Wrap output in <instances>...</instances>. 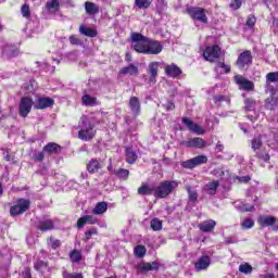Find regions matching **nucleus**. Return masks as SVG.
Returning a JSON list of instances; mask_svg holds the SVG:
<instances>
[{"label": "nucleus", "mask_w": 278, "mask_h": 278, "mask_svg": "<svg viewBox=\"0 0 278 278\" xmlns=\"http://www.w3.org/2000/svg\"><path fill=\"white\" fill-rule=\"evenodd\" d=\"M130 38L132 40V49L143 55H160V52L164 49L162 42L153 40L140 33H132Z\"/></svg>", "instance_id": "nucleus-1"}, {"label": "nucleus", "mask_w": 278, "mask_h": 278, "mask_svg": "<svg viewBox=\"0 0 278 278\" xmlns=\"http://www.w3.org/2000/svg\"><path fill=\"white\" fill-rule=\"evenodd\" d=\"M78 138L84 142H90L97 136V129H94V124L88 119V117L83 116L78 123Z\"/></svg>", "instance_id": "nucleus-2"}, {"label": "nucleus", "mask_w": 278, "mask_h": 278, "mask_svg": "<svg viewBox=\"0 0 278 278\" xmlns=\"http://www.w3.org/2000/svg\"><path fill=\"white\" fill-rule=\"evenodd\" d=\"M179 182H177V180L161 181L157 187H154V197H156V199H166V197L177 190Z\"/></svg>", "instance_id": "nucleus-3"}, {"label": "nucleus", "mask_w": 278, "mask_h": 278, "mask_svg": "<svg viewBox=\"0 0 278 278\" xmlns=\"http://www.w3.org/2000/svg\"><path fill=\"white\" fill-rule=\"evenodd\" d=\"M31 205V202L27 199L20 198L15 202L13 206L10 208L11 216H21V214H25L27 210H29V206Z\"/></svg>", "instance_id": "nucleus-4"}, {"label": "nucleus", "mask_w": 278, "mask_h": 278, "mask_svg": "<svg viewBox=\"0 0 278 278\" xmlns=\"http://www.w3.org/2000/svg\"><path fill=\"white\" fill-rule=\"evenodd\" d=\"M187 14L193 20L199 21V23L207 24V14H205V9L199 7L187 8Z\"/></svg>", "instance_id": "nucleus-5"}, {"label": "nucleus", "mask_w": 278, "mask_h": 278, "mask_svg": "<svg viewBox=\"0 0 278 278\" xmlns=\"http://www.w3.org/2000/svg\"><path fill=\"white\" fill-rule=\"evenodd\" d=\"M202 164H207V157L203 154L181 162L180 166H182V168L192 170V168H197V166H201Z\"/></svg>", "instance_id": "nucleus-6"}, {"label": "nucleus", "mask_w": 278, "mask_h": 278, "mask_svg": "<svg viewBox=\"0 0 278 278\" xmlns=\"http://www.w3.org/2000/svg\"><path fill=\"white\" fill-rule=\"evenodd\" d=\"M35 105L34 100L29 97H24L20 101V116L23 118H27L29 112H31V108Z\"/></svg>", "instance_id": "nucleus-7"}, {"label": "nucleus", "mask_w": 278, "mask_h": 278, "mask_svg": "<svg viewBox=\"0 0 278 278\" xmlns=\"http://www.w3.org/2000/svg\"><path fill=\"white\" fill-rule=\"evenodd\" d=\"M135 268L137 270V275H142L144 273H149L150 270H160V263L157 261L151 263L141 262L138 263Z\"/></svg>", "instance_id": "nucleus-8"}, {"label": "nucleus", "mask_w": 278, "mask_h": 278, "mask_svg": "<svg viewBox=\"0 0 278 278\" xmlns=\"http://www.w3.org/2000/svg\"><path fill=\"white\" fill-rule=\"evenodd\" d=\"M257 223L263 228H265V227H273L274 231H278V226H276L277 217H275L273 215H261L257 218Z\"/></svg>", "instance_id": "nucleus-9"}, {"label": "nucleus", "mask_w": 278, "mask_h": 278, "mask_svg": "<svg viewBox=\"0 0 278 278\" xmlns=\"http://www.w3.org/2000/svg\"><path fill=\"white\" fill-rule=\"evenodd\" d=\"M203 58L206 59L207 62H216V60L220 58V47H207L203 52Z\"/></svg>", "instance_id": "nucleus-10"}, {"label": "nucleus", "mask_w": 278, "mask_h": 278, "mask_svg": "<svg viewBox=\"0 0 278 278\" xmlns=\"http://www.w3.org/2000/svg\"><path fill=\"white\" fill-rule=\"evenodd\" d=\"M181 144L182 147H188L191 149H205V147L208 146L207 142L201 137L188 139L187 141H182Z\"/></svg>", "instance_id": "nucleus-11"}, {"label": "nucleus", "mask_w": 278, "mask_h": 278, "mask_svg": "<svg viewBox=\"0 0 278 278\" xmlns=\"http://www.w3.org/2000/svg\"><path fill=\"white\" fill-rule=\"evenodd\" d=\"M55 100L49 97H40L35 101L34 108L36 110H47V108H53Z\"/></svg>", "instance_id": "nucleus-12"}, {"label": "nucleus", "mask_w": 278, "mask_h": 278, "mask_svg": "<svg viewBox=\"0 0 278 278\" xmlns=\"http://www.w3.org/2000/svg\"><path fill=\"white\" fill-rule=\"evenodd\" d=\"M250 64H253V55H251V51L245 50L238 56L237 66L244 68V66H250Z\"/></svg>", "instance_id": "nucleus-13"}, {"label": "nucleus", "mask_w": 278, "mask_h": 278, "mask_svg": "<svg viewBox=\"0 0 278 278\" xmlns=\"http://www.w3.org/2000/svg\"><path fill=\"white\" fill-rule=\"evenodd\" d=\"M182 125H186L189 131H192V134H197L198 136H203V134H205V130H203L200 125L193 123L190 117H182Z\"/></svg>", "instance_id": "nucleus-14"}, {"label": "nucleus", "mask_w": 278, "mask_h": 278, "mask_svg": "<svg viewBox=\"0 0 278 278\" xmlns=\"http://www.w3.org/2000/svg\"><path fill=\"white\" fill-rule=\"evenodd\" d=\"M55 223H58V219H40L37 224V229H39V231H53V229H55Z\"/></svg>", "instance_id": "nucleus-15"}, {"label": "nucleus", "mask_w": 278, "mask_h": 278, "mask_svg": "<svg viewBox=\"0 0 278 278\" xmlns=\"http://www.w3.org/2000/svg\"><path fill=\"white\" fill-rule=\"evenodd\" d=\"M159 71H160V62L153 61L148 64V73L150 75V78H149L150 84H156Z\"/></svg>", "instance_id": "nucleus-16"}, {"label": "nucleus", "mask_w": 278, "mask_h": 278, "mask_svg": "<svg viewBox=\"0 0 278 278\" xmlns=\"http://www.w3.org/2000/svg\"><path fill=\"white\" fill-rule=\"evenodd\" d=\"M265 79H266V84H265L266 90L268 92H270V94H275V88H273V86H270V84H277V81H278V71L267 73L266 76H265Z\"/></svg>", "instance_id": "nucleus-17"}, {"label": "nucleus", "mask_w": 278, "mask_h": 278, "mask_svg": "<svg viewBox=\"0 0 278 278\" xmlns=\"http://www.w3.org/2000/svg\"><path fill=\"white\" fill-rule=\"evenodd\" d=\"M87 170L91 174L94 175L101 168H103V164L101 163V159H90L89 162L86 165Z\"/></svg>", "instance_id": "nucleus-18"}, {"label": "nucleus", "mask_w": 278, "mask_h": 278, "mask_svg": "<svg viewBox=\"0 0 278 278\" xmlns=\"http://www.w3.org/2000/svg\"><path fill=\"white\" fill-rule=\"evenodd\" d=\"M98 222L99 220L97 219V217L92 215H84L83 217L78 218L77 227L78 229H84L86 225H97Z\"/></svg>", "instance_id": "nucleus-19"}, {"label": "nucleus", "mask_w": 278, "mask_h": 278, "mask_svg": "<svg viewBox=\"0 0 278 278\" xmlns=\"http://www.w3.org/2000/svg\"><path fill=\"white\" fill-rule=\"evenodd\" d=\"M181 73H182L181 70L175 63H172V64L165 66V74L167 75V77L177 79V78H179Z\"/></svg>", "instance_id": "nucleus-20"}, {"label": "nucleus", "mask_w": 278, "mask_h": 278, "mask_svg": "<svg viewBox=\"0 0 278 278\" xmlns=\"http://www.w3.org/2000/svg\"><path fill=\"white\" fill-rule=\"evenodd\" d=\"M43 152L48 155H58L62 153V147L55 142H49L43 147Z\"/></svg>", "instance_id": "nucleus-21"}, {"label": "nucleus", "mask_w": 278, "mask_h": 278, "mask_svg": "<svg viewBox=\"0 0 278 278\" xmlns=\"http://www.w3.org/2000/svg\"><path fill=\"white\" fill-rule=\"evenodd\" d=\"M220 186V181L218 180H212L207 182L204 187L203 190L206 194H210L211 197H214L216 194L218 187Z\"/></svg>", "instance_id": "nucleus-22"}, {"label": "nucleus", "mask_w": 278, "mask_h": 278, "mask_svg": "<svg viewBox=\"0 0 278 278\" xmlns=\"http://www.w3.org/2000/svg\"><path fill=\"white\" fill-rule=\"evenodd\" d=\"M235 81H236V84L241 86V88L243 90H253V88H254L253 81H251L240 75L235 76Z\"/></svg>", "instance_id": "nucleus-23"}, {"label": "nucleus", "mask_w": 278, "mask_h": 278, "mask_svg": "<svg viewBox=\"0 0 278 278\" xmlns=\"http://www.w3.org/2000/svg\"><path fill=\"white\" fill-rule=\"evenodd\" d=\"M210 264H212L210 256L203 255L198 260L194 266L198 270H207V268H210Z\"/></svg>", "instance_id": "nucleus-24"}, {"label": "nucleus", "mask_w": 278, "mask_h": 278, "mask_svg": "<svg viewBox=\"0 0 278 278\" xmlns=\"http://www.w3.org/2000/svg\"><path fill=\"white\" fill-rule=\"evenodd\" d=\"M2 55L7 60H11V58H16V55H18V49L14 46L7 45L2 50Z\"/></svg>", "instance_id": "nucleus-25"}, {"label": "nucleus", "mask_w": 278, "mask_h": 278, "mask_svg": "<svg viewBox=\"0 0 278 278\" xmlns=\"http://www.w3.org/2000/svg\"><path fill=\"white\" fill-rule=\"evenodd\" d=\"M215 227L216 220L214 219H207L199 225L200 231H203L204 233H210L211 231H214Z\"/></svg>", "instance_id": "nucleus-26"}, {"label": "nucleus", "mask_w": 278, "mask_h": 278, "mask_svg": "<svg viewBox=\"0 0 278 278\" xmlns=\"http://www.w3.org/2000/svg\"><path fill=\"white\" fill-rule=\"evenodd\" d=\"M128 105L135 116H138V114H140V99H138V97H131Z\"/></svg>", "instance_id": "nucleus-27"}, {"label": "nucleus", "mask_w": 278, "mask_h": 278, "mask_svg": "<svg viewBox=\"0 0 278 278\" xmlns=\"http://www.w3.org/2000/svg\"><path fill=\"white\" fill-rule=\"evenodd\" d=\"M155 193V185H142L138 188V194L147 197Z\"/></svg>", "instance_id": "nucleus-28"}, {"label": "nucleus", "mask_w": 278, "mask_h": 278, "mask_svg": "<svg viewBox=\"0 0 278 278\" xmlns=\"http://www.w3.org/2000/svg\"><path fill=\"white\" fill-rule=\"evenodd\" d=\"M79 34H81L83 36H87L88 38H97L99 33L97 31V29L80 25Z\"/></svg>", "instance_id": "nucleus-29"}, {"label": "nucleus", "mask_w": 278, "mask_h": 278, "mask_svg": "<svg viewBox=\"0 0 278 278\" xmlns=\"http://www.w3.org/2000/svg\"><path fill=\"white\" fill-rule=\"evenodd\" d=\"M86 14L89 16H94V14H99V7L90 1L85 2Z\"/></svg>", "instance_id": "nucleus-30"}, {"label": "nucleus", "mask_w": 278, "mask_h": 278, "mask_svg": "<svg viewBox=\"0 0 278 278\" xmlns=\"http://www.w3.org/2000/svg\"><path fill=\"white\" fill-rule=\"evenodd\" d=\"M81 101L83 105H87L88 108H94V105H97V97L90 94L83 96Z\"/></svg>", "instance_id": "nucleus-31"}, {"label": "nucleus", "mask_w": 278, "mask_h": 278, "mask_svg": "<svg viewBox=\"0 0 278 278\" xmlns=\"http://www.w3.org/2000/svg\"><path fill=\"white\" fill-rule=\"evenodd\" d=\"M121 75H138V66L134 65V64H129L126 67H123L119 71Z\"/></svg>", "instance_id": "nucleus-32"}, {"label": "nucleus", "mask_w": 278, "mask_h": 278, "mask_svg": "<svg viewBox=\"0 0 278 278\" xmlns=\"http://www.w3.org/2000/svg\"><path fill=\"white\" fill-rule=\"evenodd\" d=\"M108 212V203L106 202H100L98 203L94 208L92 210V214L96 216H99L101 214H105Z\"/></svg>", "instance_id": "nucleus-33"}, {"label": "nucleus", "mask_w": 278, "mask_h": 278, "mask_svg": "<svg viewBox=\"0 0 278 278\" xmlns=\"http://www.w3.org/2000/svg\"><path fill=\"white\" fill-rule=\"evenodd\" d=\"M136 160H138V154L131 148H126V162L128 164H135Z\"/></svg>", "instance_id": "nucleus-34"}, {"label": "nucleus", "mask_w": 278, "mask_h": 278, "mask_svg": "<svg viewBox=\"0 0 278 278\" xmlns=\"http://www.w3.org/2000/svg\"><path fill=\"white\" fill-rule=\"evenodd\" d=\"M150 227L152 231H162L163 222L160 218L154 217L150 220Z\"/></svg>", "instance_id": "nucleus-35"}, {"label": "nucleus", "mask_w": 278, "mask_h": 278, "mask_svg": "<svg viewBox=\"0 0 278 278\" xmlns=\"http://www.w3.org/2000/svg\"><path fill=\"white\" fill-rule=\"evenodd\" d=\"M186 190L188 192L189 201L191 203H197V201H199V193H197L195 190H192L190 186H188Z\"/></svg>", "instance_id": "nucleus-36"}, {"label": "nucleus", "mask_w": 278, "mask_h": 278, "mask_svg": "<svg viewBox=\"0 0 278 278\" xmlns=\"http://www.w3.org/2000/svg\"><path fill=\"white\" fill-rule=\"evenodd\" d=\"M135 5L139 8V10H147L151 8V0H135Z\"/></svg>", "instance_id": "nucleus-37"}, {"label": "nucleus", "mask_w": 278, "mask_h": 278, "mask_svg": "<svg viewBox=\"0 0 278 278\" xmlns=\"http://www.w3.org/2000/svg\"><path fill=\"white\" fill-rule=\"evenodd\" d=\"M70 260L74 264H79V262H81V252L77 250L72 251L70 254Z\"/></svg>", "instance_id": "nucleus-38"}, {"label": "nucleus", "mask_w": 278, "mask_h": 278, "mask_svg": "<svg viewBox=\"0 0 278 278\" xmlns=\"http://www.w3.org/2000/svg\"><path fill=\"white\" fill-rule=\"evenodd\" d=\"M253 227H255V220H253L251 217L243 219L241 223L242 229H253Z\"/></svg>", "instance_id": "nucleus-39"}, {"label": "nucleus", "mask_w": 278, "mask_h": 278, "mask_svg": "<svg viewBox=\"0 0 278 278\" xmlns=\"http://www.w3.org/2000/svg\"><path fill=\"white\" fill-rule=\"evenodd\" d=\"M98 233H99V230L94 227L87 229L85 231L84 242H88V240H90L92 238V236H97Z\"/></svg>", "instance_id": "nucleus-40"}, {"label": "nucleus", "mask_w": 278, "mask_h": 278, "mask_svg": "<svg viewBox=\"0 0 278 278\" xmlns=\"http://www.w3.org/2000/svg\"><path fill=\"white\" fill-rule=\"evenodd\" d=\"M239 273H243V275H251L253 273V267L249 264H241L239 266Z\"/></svg>", "instance_id": "nucleus-41"}, {"label": "nucleus", "mask_w": 278, "mask_h": 278, "mask_svg": "<svg viewBox=\"0 0 278 278\" xmlns=\"http://www.w3.org/2000/svg\"><path fill=\"white\" fill-rule=\"evenodd\" d=\"M237 210L239 212H253V210H255V206L241 202V203H239V205H237Z\"/></svg>", "instance_id": "nucleus-42"}, {"label": "nucleus", "mask_w": 278, "mask_h": 278, "mask_svg": "<svg viewBox=\"0 0 278 278\" xmlns=\"http://www.w3.org/2000/svg\"><path fill=\"white\" fill-rule=\"evenodd\" d=\"M251 147L253 151H258V149H262V137L258 136L252 139Z\"/></svg>", "instance_id": "nucleus-43"}, {"label": "nucleus", "mask_w": 278, "mask_h": 278, "mask_svg": "<svg viewBox=\"0 0 278 278\" xmlns=\"http://www.w3.org/2000/svg\"><path fill=\"white\" fill-rule=\"evenodd\" d=\"M48 244L49 247H51V249H60L62 247V241H60L59 239H53V237H50L48 239Z\"/></svg>", "instance_id": "nucleus-44"}, {"label": "nucleus", "mask_w": 278, "mask_h": 278, "mask_svg": "<svg viewBox=\"0 0 278 278\" xmlns=\"http://www.w3.org/2000/svg\"><path fill=\"white\" fill-rule=\"evenodd\" d=\"M135 255L137 257H144V255H147V248H144V245H137L135 248Z\"/></svg>", "instance_id": "nucleus-45"}, {"label": "nucleus", "mask_w": 278, "mask_h": 278, "mask_svg": "<svg viewBox=\"0 0 278 278\" xmlns=\"http://www.w3.org/2000/svg\"><path fill=\"white\" fill-rule=\"evenodd\" d=\"M115 175L119 179H127L129 177V169L119 168L118 170L115 172Z\"/></svg>", "instance_id": "nucleus-46"}, {"label": "nucleus", "mask_w": 278, "mask_h": 278, "mask_svg": "<svg viewBox=\"0 0 278 278\" xmlns=\"http://www.w3.org/2000/svg\"><path fill=\"white\" fill-rule=\"evenodd\" d=\"M46 8H47V10H56V11H59L60 10V1L52 0L50 2H47Z\"/></svg>", "instance_id": "nucleus-47"}, {"label": "nucleus", "mask_w": 278, "mask_h": 278, "mask_svg": "<svg viewBox=\"0 0 278 278\" xmlns=\"http://www.w3.org/2000/svg\"><path fill=\"white\" fill-rule=\"evenodd\" d=\"M255 23H257L255 15H249L245 22L247 27L253 29V27H255Z\"/></svg>", "instance_id": "nucleus-48"}, {"label": "nucleus", "mask_w": 278, "mask_h": 278, "mask_svg": "<svg viewBox=\"0 0 278 278\" xmlns=\"http://www.w3.org/2000/svg\"><path fill=\"white\" fill-rule=\"evenodd\" d=\"M244 103H245L244 109L247 110V112H251V110L255 109V100L248 98L245 99Z\"/></svg>", "instance_id": "nucleus-49"}, {"label": "nucleus", "mask_w": 278, "mask_h": 278, "mask_svg": "<svg viewBox=\"0 0 278 278\" xmlns=\"http://www.w3.org/2000/svg\"><path fill=\"white\" fill-rule=\"evenodd\" d=\"M243 2L244 0H230L229 8H231V10H240Z\"/></svg>", "instance_id": "nucleus-50"}, {"label": "nucleus", "mask_w": 278, "mask_h": 278, "mask_svg": "<svg viewBox=\"0 0 278 278\" xmlns=\"http://www.w3.org/2000/svg\"><path fill=\"white\" fill-rule=\"evenodd\" d=\"M62 277L63 278H84V275L83 274H77V273L71 274V273L64 270L62 273Z\"/></svg>", "instance_id": "nucleus-51"}, {"label": "nucleus", "mask_w": 278, "mask_h": 278, "mask_svg": "<svg viewBox=\"0 0 278 278\" xmlns=\"http://www.w3.org/2000/svg\"><path fill=\"white\" fill-rule=\"evenodd\" d=\"M24 18H29L31 16V11L29 10V4H24L21 9Z\"/></svg>", "instance_id": "nucleus-52"}, {"label": "nucleus", "mask_w": 278, "mask_h": 278, "mask_svg": "<svg viewBox=\"0 0 278 278\" xmlns=\"http://www.w3.org/2000/svg\"><path fill=\"white\" fill-rule=\"evenodd\" d=\"M3 153V157L5 160V162H13L14 163V156L10 155V149H2Z\"/></svg>", "instance_id": "nucleus-53"}, {"label": "nucleus", "mask_w": 278, "mask_h": 278, "mask_svg": "<svg viewBox=\"0 0 278 278\" xmlns=\"http://www.w3.org/2000/svg\"><path fill=\"white\" fill-rule=\"evenodd\" d=\"M70 42H71V45H76L78 47L84 45L81 42V39L77 38V36H75V35L70 36Z\"/></svg>", "instance_id": "nucleus-54"}, {"label": "nucleus", "mask_w": 278, "mask_h": 278, "mask_svg": "<svg viewBox=\"0 0 278 278\" xmlns=\"http://www.w3.org/2000/svg\"><path fill=\"white\" fill-rule=\"evenodd\" d=\"M35 270H42V268H47V262L37 261L34 265Z\"/></svg>", "instance_id": "nucleus-55"}, {"label": "nucleus", "mask_w": 278, "mask_h": 278, "mask_svg": "<svg viewBox=\"0 0 278 278\" xmlns=\"http://www.w3.org/2000/svg\"><path fill=\"white\" fill-rule=\"evenodd\" d=\"M224 242L225 244H237L238 238L236 236L226 237Z\"/></svg>", "instance_id": "nucleus-56"}, {"label": "nucleus", "mask_w": 278, "mask_h": 278, "mask_svg": "<svg viewBox=\"0 0 278 278\" xmlns=\"http://www.w3.org/2000/svg\"><path fill=\"white\" fill-rule=\"evenodd\" d=\"M217 66L219 68H223L224 73H231V67L229 65L225 64L224 62L217 63Z\"/></svg>", "instance_id": "nucleus-57"}, {"label": "nucleus", "mask_w": 278, "mask_h": 278, "mask_svg": "<svg viewBox=\"0 0 278 278\" xmlns=\"http://www.w3.org/2000/svg\"><path fill=\"white\" fill-rule=\"evenodd\" d=\"M33 160H35V162H42V160H45V153L38 152L33 156Z\"/></svg>", "instance_id": "nucleus-58"}, {"label": "nucleus", "mask_w": 278, "mask_h": 278, "mask_svg": "<svg viewBox=\"0 0 278 278\" xmlns=\"http://www.w3.org/2000/svg\"><path fill=\"white\" fill-rule=\"evenodd\" d=\"M157 8L161 10V12H164V10L168 8V4L164 0H159Z\"/></svg>", "instance_id": "nucleus-59"}, {"label": "nucleus", "mask_w": 278, "mask_h": 278, "mask_svg": "<svg viewBox=\"0 0 278 278\" xmlns=\"http://www.w3.org/2000/svg\"><path fill=\"white\" fill-rule=\"evenodd\" d=\"M163 106L167 112H172L173 110H175V103L173 102H167L166 104H163Z\"/></svg>", "instance_id": "nucleus-60"}, {"label": "nucleus", "mask_w": 278, "mask_h": 278, "mask_svg": "<svg viewBox=\"0 0 278 278\" xmlns=\"http://www.w3.org/2000/svg\"><path fill=\"white\" fill-rule=\"evenodd\" d=\"M213 99L215 103H223V101H225V96L217 94V96H214Z\"/></svg>", "instance_id": "nucleus-61"}, {"label": "nucleus", "mask_w": 278, "mask_h": 278, "mask_svg": "<svg viewBox=\"0 0 278 278\" xmlns=\"http://www.w3.org/2000/svg\"><path fill=\"white\" fill-rule=\"evenodd\" d=\"M22 278H31V271L29 270V268H26L22 271Z\"/></svg>", "instance_id": "nucleus-62"}, {"label": "nucleus", "mask_w": 278, "mask_h": 278, "mask_svg": "<svg viewBox=\"0 0 278 278\" xmlns=\"http://www.w3.org/2000/svg\"><path fill=\"white\" fill-rule=\"evenodd\" d=\"M260 160H263V162H270V154H260Z\"/></svg>", "instance_id": "nucleus-63"}, {"label": "nucleus", "mask_w": 278, "mask_h": 278, "mask_svg": "<svg viewBox=\"0 0 278 278\" xmlns=\"http://www.w3.org/2000/svg\"><path fill=\"white\" fill-rule=\"evenodd\" d=\"M225 149V146H223V143H220V141L217 142L215 150L217 151V153H223Z\"/></svg>", "instance_id": "nucleus-64"}]
</instances>
